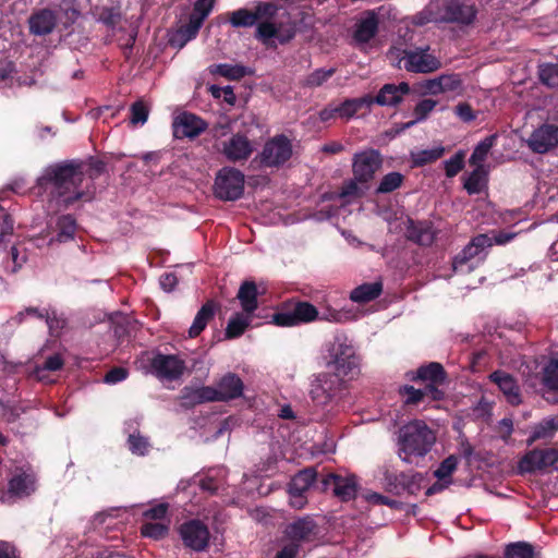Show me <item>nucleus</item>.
Masks as SVG:
<instances>
[{
  "instance_id": "f257e3e1",
  "label": "nucleus",
  "mask_w": 558,
  "mask_h": 558,
  "mask_svg": "<svg viewBox=\"0 0 558 558\" xmlns=\"http://www.w3.org/2000/svg\"><path fill=\"white\" fill-rule=\"evenodd\" d=\"M85 162L70 159L47 166L36 181L43 192H49L59 207L68 209L78 201L90 202L94 191L81 189L85 178Z\"/></svg>"
},
{
  "instance_id": "f03ea898",
  "label": "nucleus",
  "mask_w": 558,
  "mask_h": 558,
  "mask_svg": "<svg viewBox=\"0 0 558 558\" xmlns=\"http://www.w3.org/2000/svg\"><path fill=\"white\" fill-rule=\"evenodd\" d=\"M436 441L434 432L424 421L414 420L405 424L398 433V456L405 463H411L412 457H424Z\"/></svg>"
},
{
  "instance_id": "7ed1b4c3",
  "label": "nucleus",
  "mask_w": 558,
  "mask_h": 558,
  "mask_svg": "<svg viewBox=\"0 0 558 558\" xmlns=\"http://www.w3.org/2000/svg\"><path fill=\"white\" fill-rule=\"evenodd\" d=\"M318 315V310L312 303L290 299L277 307L269 323L278 327H294L315 322Z\"/></svg>"
},
{
  "instance_id": "20e7f679",
  "label": "nucleus",
  "mask_w": 558,
  "mask_h": 558,
  "mask_svg": "<svg viewBox=\"0 0 558 558\" xmlns=\"http://www.w3.org/2000/svg\"><path fill=\"white\" fill-rule=\"evenodd\" d=\"M437 9V15L434 21L445 23H457L470 25L474 22L477 11L471 0H440L430 3L428 9Z\"/></svg>"
},
{
  "instance_id": "39448f33",
  "label": "nucleus",
  "mask_w": 558,
  "mask_h": 558,
  "mask_svg": "<svg viewBox=\"0 0 558 558\" xmlns=\"http://www.w3.org/2000/svg\"><path fill=\"white\" fill-rule=\"evenodd\" d=\"M245 177L242 171L232 167L221 168L215 179L214 194L217 198L228 202L243 196Z\"/></svg>"
},
{
  "instance_id": "423d86ee",
  "label": "nucleus",
  "mask_w": 558,
  "mask_h": 558,
  "mask_svg": "<svg viewBox=\"0 0 558 558\" xmlns=\"http://www.w3.org/2000/svg\"><path fill=\"white\" fill-rule=\"evenodd\" d=\"M293 154L292 143L284 134L269 138L259 154V162L268 168H279L290 160Z\"/></svg>"
},
{
  "instance_id": "0eeeda50",
  "label": "nucleus",
  "mask_w": 558,
  "mask_h": 558,
  "mask_svg": "<svg viewBox=\"0 0 558 558\" xmlns=\"http://www.w3.org/2000/svg\"><path fill=\"white\" fill-rule=\"evenodd\" d=\"M492 239L487 234H477L452 258V270L456 274H470L475 265L472 260L487 246H492Z\"/></svg>"
},
{
  "instance_id": "6e6552de",
  "label": "nucleus",
  "mask_w": 558,
  "mask_h": 558,
  "mask_svg": "<svg viewBox=\"0 0 558 558\" xmlns=\"http://www.w3.org/2000/svg\"><path fill=\"white\" fill-rule=\"evenodd\" d=\"M317 478L315 468H305L299 471L288 484L290 506L295 509H303L307 504L306 493Z\"/></svg>"
},
{
  "instance_id": "1a4fd4ad",
  "label": "nucleus",
  "mask_w": 558,
  "mask_h": 558,
  "mask_svg": "<svg viewBox=\"0 0 558 558\" xmlns=\"http://www.w3.org/2000/svg\"><path fill=\"white\" fill-rule=\"evenodd\" d=\"M322 490H332V495L342 502L356 498L359 490L357 477L354 474L342 476L335 473L327 474L322 481Z\"/></svg>"
},
{
  "instance_id": "9d476101",
  "label": "nucleus",
  "mask_w": 558,
  "mask_h": 558,
  "mask_svg": "<svg viewBox=\"0 0 558 558\" xmlns=\"http://www.w3.org/2000/svg\"><path fill=\"white\" fill-rule=\"evenodd\" d=\"M383 159L378 150L368 149L354 155L352 171L354 179L360 183H367L374 179L381 167Z\"/></svg>"
},
{
  "instance_id": "9b49d317",
  "label": "nucleus",
  "mask_w": 558,
  "mask_h": 558,
  "mask_svg": "<svg viewBox=\"0 0 558 558\" xmlns=\"http://www.w3.org/2000/svg\"><path fill=\"white\" fill-rule=\"evenodd\" d=\"M339 388V378L323 373L312 380L308 393L316 405L324 407L333 399Z\"/></svg>"
},
{
  "instance_id": "f8f14e48",
  "label": "nucleus",
  "mask_w": 558,
  "mask_h": 558,
  "mask_svg": "<svg viewBox=\"0 0 558 558\" xmlns=\"http://www.w3.org/2000/svg\"><path fill=\"white\" fill-rule=\"evenodd\" d=\"M180 536L184 545L195 551H203L209 543V531L199 520H191L180 526Z\"/></svg>"
},
{
  "instance_id": "ddd939ff",
  "label": "nucleus",
  "mask_w": 558,
  "mask_h": 558,
  "mask_svg": "<svg viewBox=\"0 0 558 558\" xmlns=\"http://www.w3.org/2000/svg\"><path fill=\"white\" fill-rule=\"evenodd\" d=\"M422 480L421 473H395L389 470L384 473L385 488L395 495H400L402 492L413 494L420 487Z\"/></svg>"
},
{
  "instance_id": "4468645a",
  "label": "nucleus",
  "mask_w": 558,
  "mask_h": 558,
  "mask_svg": "<svg viewBox=\"0 0 558 558\" xmlns=\"http://www.w3.org/2000/svg\"><path fill=\"white\" fill-rule=\"evenodd\" d=\"M529 148L535 154H546L558 145V126L544 123L535 129L526 141Z\"/></svg>"
},
{
  "instance_id": "2eb2a0df",
  "label": "nucleus",
  "mask_w": 558,
  "mask_h": 558,
  "mask_svg": "<svg viewBox=\"0 0 558 558\" xmlns=\"http://www.w3.org/2000/svg\"><path fill=\"white\" fill-rule=\"evenodd\" d=\"M558 462V450L534 449L524 454L519 461L518 468L520 473H533L536 470H543Z\"/></svg>"
},
{
  "instance_id": "dca6fc26",
  "label": "nucleus",
  "mask_w": 558,
  "mask_h": 558,
  "mask_svg": "<svg viewBox=\"0 0 558 558\" xmlns=\"http://www.w3.org/2000/svg\"><path fill=\"white\" fill-rule=\"evenodd\" d=\"M172 126L175 138H195L206 130L207 123L194 113L183 112L174 119Z\"/></svg>"
},
{
  "instance_id": "f3484780",
  "label": "nucleus",
  "mask_w": 558,
  "mask_h": 558,
  "mask_svg": "<svg viewBox=\"0 0 558 558\" xmlns=\"http://www.w3.org/2000/svg\"><path fill=\"white\" fill-rule=\"evenodd\" d=\"M223 156L231 162L247 160L254 151L252 142L242 133L233 134L222 143Z\"/></svg>"
},
{
  "instance_id": "a211bd4d",
  "label": "nucleus",
  "mask_w": 558,
  "mask_h": 558,
  "mask_svg": "<svg viewBox=\"0 0 558 558\" xmlns=\"http://www.w3.org/2000/svg\"><path fill=\"white\" fill-rule=\"evenodd\" d=\"M154 373L161 379H178L185 368L184 362L177 355L158 354L151 362Z\"/></svg>"
},
{
  "instance_id": "6ab92c4d",
  "label": "nucleus",
  "mask_w": 558,
  "mask_h": 558,
  "mask_svg": "<svg viewBox=\"0 0 558 558\" xmlns=\"http://www.w3.org/2000/svg\"><path fill=\"white\" fill-rule=\"evenodd\" d=\"M328 372L332 377L339 378V385L341 380L347 376H353L357 373V362L353 353L348 351H338L331 360L327 362Z\"/></svg>"
},
{
  "instance_id": "aec40b11",
  "label": "nucleus",
  "mask_w": 558,
  "mask_h": 558,
  "mask_svg": "<svg viewBox=\"0 0 558 558\" xmlns=\"http://www.w3.org/2000/svg\"><path fill=\"white\" fill-rule=\"evenodd\" d=\"M51 236L49 239V244L53 245L54 243H68L75 239V235L78 230V225L75 217L71 214H64L56 219L54 226H51Z\"/></svg>"
},
{
  "instance_id": "412c9836",
  "label": "nucleus",
  "mask_w": 558,
  "mask_h": 558,
  "mask_svg": "<svg viewBox=\"0 0 558 558\" xmlns=\"http://www.w3.org/2000/svg\"><path fill=\"white\" fill-rule=\"evenodd\" d=\"M404 68L413 73H430L440 68V61L423 50L405 51Z\"/></svg>"
},
{
  "instance_id": "4be33fe9",
  "label": "nucleus",
  "mask_w": 558,
  "mask_h": 558,
  "mask_svg": "<svg viewBox=\"0 0 558 558\" xmlns=\"http://www.w3.org/2000/svg\"><path fill=\"white\" fill-rule=\"evenodd\" d=\"M243 381L234 374H227L217 384V387H213V401L225 402L232 399H236L243 393Z\"/></svg>"
},
{
  "instance_id": "5701e85b",
  "label": "nucleus",
  "mask_w": 558,
  "mask_h": 558,
  "mask_svg": "<svg viewBox=\"0 0 558 558\" xmlns=\"http://www.w3.org/2000/svg\"><path fill=\"white\" fill-rule=\"evenodd\" d=\"M407 239L421 246H429L436 239L433 222L429 220L409 219L405 229Z\"/></svg>"
},
{
  "instance_id": "b1692460",
  "label": "nucleus",
  "mask_w": 558,
  "mask_h": 558,
  "mask_svg": "<svg viewBox=\"0 0 558 558\" xmlns=\"http://www.w3.org/2000/svg\"><path fill=\"white\" fill-rule=\"evenodd\" d=\"M110 328L113 336L122 343L131 338L141 328L140 322L130 314L114 312L109 315Z\"/></svg>"
},
{
  "instance_id": "393cba45",
  "label": "nucleus",
  "mask_w": 558,
  "mask_h": 558,
  "mask_svg": "<svg viewBox=\"0 0 558 558\" xmlns=\"http://www.w3.org/2000/svg\"><path fill=\"white\" fill-rule=\"evenodd\" d=\"M36 489V476L31 470L17 469L8 483V493L23 498L33 494Z\"/></svg>"
},
{
  "instance_id": "a878e982",
  "label": "nucleus",
  "mask_w": 558,
  "mask_h": 558,
  "mask_svg": "<svg viewBox=\"0 0 558 558\" xmlns=\"http://www.w3.org/2000/svg\"><path fill=\"white\" fill-rule=\"evenodd\" d=\"M315 521L310 517L299 518L292 523L288 524L283 531L284 537L292 543H298L301 546L303 542H310L315 534Z\"/></svg>"
},
{
  "instance_id": "bb28decb",
  "label": "nucleus",
  "mask_w": 558,
  "mask_h": 558,
  "mask_svg": "<svg viewBox=\"0 0 558 558\" xmlns=\"http://www.w3.org/2000/svg\"><path fill=\"white\" fill-rule=\"evenodd\" d=\"M379 17L374 10H367L356 22L353 39L357 44L369 43L378 33Z\"/></svg>"
},
{
  "instance_id": "cd10ccee",
  "label": "nucleus",
  "mask_w": 558,
  "mask_h": 558,
  "mask_svg": "<svg viewBox=\"0 0 558 558\" xmlns=\"http://www.w3.org/2000/svg\"><path fill=\"white\" fill-rule=\"evenodd\" d=\"M29 32L36 36L51 34L57 25V14L50 9L34 12L28 20Z\"/></svg>"
},
{
  "instance_id": "c85d7f7f",
  "label": "nucleus",
  "mask_w": 558,
  "mask_h": 558,
  "mask_svg": "<svg viewBox=\"0 0 558 558\" xmlns=\"http://www.w3.org/2000/svg\"><path fill=\"white\" fill-rule=\"evenodd\" d=\"M410 86L407 82H401L400 84H385L378 92V94L373 97V104H377L379 106H397L403 99V96L409 94Z\"/></svg>"
},
{
  "instance_id": "c756f323",
  "label": "nucleus",
  "mask_w": 558,
  "mask_h": 558,
  "mask_svg": "<svg viewBox=\"0 0 558 558\" xmlns=\"http://www.w3.org/2000/svg\"><path fill=\"white\" fill-rule=\"evenodd\" d=\"M236 299L240 302L243 313L253 317H262L259 314H255L258 308V290L254 281H243L236 293Z\"/></svg>"
},
{
  "instance_id": "7c9ffc66",
  "label": "nucleus",
  "mask_w": 558,
  "mask_h": 558,
  "mask_svg": "<svg viewBox=\"0 0 558 558\" xmlns=\"http://www.w3.org/2000/svg\"><path fill=\"white\" fill-rule=\"evenodd\" d=\"M213 387H191L185 386L179 396L180 404L184 409H192L198 404L214 402Z\"/></svg>"
},
{
  "instance_id": "2f4dec72",
  "label": "nucleus",
  "mask_w": 558,
  "mask_h": 558,
  "mask_svg": "<svg viewBox=\"0 0 558 558\" xmlns=\"http://www.w3.org/2000/svg\"><path fill=\"white\" fill-rule=\"evenodd\" d=\"M490 379L499 387L510 404L518 405L522 402L520 388L511 375L496 371L490 374Z\"/></svg>"
},
{
  "instance_id": "473e14b6",
  "label": "nucleus",
  "mask_w": 558,
  "mask_h": 558,
  "mask_svg": "<svg viewBox=\"0 0 558 558\" xmlns=\"http://www.w3.org/2000/svg\"><path fill=\"white\" fill-rule=\"evenodd\" d=\"M219 305L214 300H207L197 311L194 320L189 329V337L196 338L207 327L209 322L215 318Z\"/></svg>"
},
{
  "instance_id": "72a5a7b5",
  "label": "nucleus",
  "mask_w": 558,
  "mask_h": 558,
  "mask_svg": "<svg viewBox=\"0 0 558 558\" xmlns=\"http://www.w3.org/2000/svg\"><path fill=\"white\" fill-rule=\"evenodd\" d=\"M541 383L547 393L554 395L553 398L547 397L546 399L553 403H558V359H551L542 368Z\"/></svg>"
},
{
  "instance_id": "f704fd0d",
  "label": "nucleus",
  "mask_w": 558,
  "mask_h": 558,
  "mask_svg": "<svg viewBox=\"0 0 558 558\" xmlns=\"http://www.w3.org/2000/svg\"><path fill=\"white\" fill-rule=\"evenodd\" d=\"M255 317L243 312L234 313L228 320L225 329V339L240 338L252 325Z\"/></svg>"
},
{
  "instance_id": "c9c22d12",
  "label": "nucleus",
  "mask_w": 558,
  "mask_h": 558,
  "mask_svg": "<svg viewBox=\"0 0 558 558\" xmlns=\"http://www.w3.org/2000/svg\"><path fill=\"white\" fill-rule=\"evenodd\" d=\"M383 293L381 281L366 282L354 288L350 293V300L352 302L364 304L376 300Z\"/></svg>"
},
{
  "instance_id": "e433bc0d",
  "label": "nucleus",
  "mask_w": 558,
  "mask_h": 558,
  "mask_svg": "<svg viewBox=\"0 0 558 558\" xmlns=\"http://www.w3.org/2000/svg\"><path fill=\"white\" fill-rule=\"evenodd\" d=\"M413 380H422L425 383H446L447 375L440 363L430 362L417 368Z\"/></svg>"
},
{
  "instance_id": "4c0bfd02",
  "label": "nucleus",
  "mask_w": 558,
  "mask_h": 558,
  "mask_svg": "<svg viewBox=\"0 0 558 558\" xmlns=\"http://www.w3.org/2000/svg\"><path fill=\"white\" fill-rule=\"evenodd\" d=\"M373 105V97L366 95L360 98H350L345 99L343 102L337 105L338 106V117L350 119L354 117L360 110L363 108L369 109Z\"/></svg>"
},
{
  "instance_id": "58836bf2",
  "label": "nucleus",
  "mask_w": 558,
  "mask_h": 558,
  "mask_svg": "<svg viewBox=\"0 0 558 558\" xmlns=\"http://www.w3.org/2000/svg\"><path fill=\"white\" fill-rule=\"evenodd\" d=\"M558 430V415L544 418L534 426L531 436L527 439V445L544 438H550Z\"/></svg>"
},
{
  "instance_id": "ea45409f",
  "label": "nucleus",
  "mask_w": 558,
  "mask_h": 558,
  "mask_svg": "<svg viewBox=\"0 0 558 558\" xmlns=\"http://www.w3.org/2000/svg\"><path fill=\"white\" fill-rule=\"evenodd\" d=\"M50 338L58 340L62 337L68 328V318L63 313H59L54 308H50L45 318Z\"/></svg>"
},
{
  "instance_id": "a19ab883",
  "label": "nucleus",
  "mask_w": 558,
  "mask_h": 558,
  "mask_svg": "<svg viewBox=\"0 0 558 558\" xmlns=\"http://www.w3.org/2000/svg\"><path fill=\"white\" fill-rule=\"evenodd\" d=\"M445 154L442 146H437L430 149H422L411 154V160L414 167H423L428 163L435 162Z\"/></svg>"
},
{
  "instance_id": "79ce46f5",
  "label": "nucleus",
  "mask_w": 558,
  "mask_h": 558,
  "mask_svg": "<svg viewBox=\"0 0 558 558\" xmlns=\"http://www.w3.org/2000/svg\"><path fill=\"white\" fill-rule=\"evenodd\" d=\"M539 82L548 88L558 87V63H541L538 65Z\"/></svg>"
},
{
  "instance_id": "37998d69",
  "label": "nucleus",
  "mask_w": 558,
  "mask_h": 558,
  "mask_svg": "<svg viewBox=\"0 0 558 558\" xmlns=\"http://www.w3.org/2000/svg\"><path fill=\"white\" fill-rule=\"evenodd\" d=\"M210 73L229 80H241L247 74L246 68L240 64L220 63L210 66Z\"/></svg>"
},
{
  "instance_id": "c03bdc74",
  "label": "nucleus",
  "mask_w": 558,
  "mask_h": 558,
  "mask_svg": "<svg viewBox=\"0 0 558 558\" xmlns=\"http://www.w3.org/2000/svg\"><path fill=\"white\" fill-rule=\"evenodd\" d=\"M404 181V175L400 172L392 171L383 177L377 189L376 194H388L398 190Z\"/></svg>"
},
{
  "instance_id": "a18cd8bd",
  "label": "nucleus",
  "mask_w": 558,
  "mask_h": 558,
  "mask_svg": "<svg viewBox=\"0 0 558 558\" xmlns=\"http://www.w3.org/2000/svg\"><path fill=\"white\" fill-rule=\"evenodd\" d=\"M495 138V135L487 136L476 145L469 159L470 165L476 167L483 166L482 163L487 158V155L494 145Z\"/></svg>"
},
{
  "instance_id": "49530a36",
  "label": "nucleus",
  "mask_w": 558,
  "mask_h": 558,
  "mask_svg": "<svg viewBox=\"0 0 558 558\" xmlns=\"http://www.w3.org/2000/svg\"><path fill=\"white\" fill-rule=\"evenodd\" d=\"M485 171L483 166L476 167L465 179L463 187L470 195L482 192L483 182L485 180Z\"/></svg>"
},
{
  "instance_id": "de8ad7c7",
  "label": "nucleus",
  "mask_w": 558,
  "mask_h": 558,
  "mask_svg": "<svg viewBox=\"0 0 558 558\" xmlns=\"http://www.w3.org/2000/svg\"><path fill=\"white\" fill-rule=\"evenodd\" d=\"M534 549L529 543L518 542L507 545L505 558H533Z\"/></svg>"
},
{
  "instance_id": "09e8293b",
  "label": "nucleus",
  "mask_w": 558,
  "mask_h": 558,
  "mask_svg": "<svg viewBox=\"0 0 558 558\" xmlns=\"http://www.w3.org/2000/svg\"><path fill=\"white\" fill-rule=\"evenodd\" d=\"M335 73V68H331L329 70L317 69L305 77L303 85L310 88L319 87L325 82H327Z\"/></svg>"
},
{
  "instance_id": "8fccbe9b",
  "label": "nucleus",
  "mask_w": 558,
  "mask_h": 558,
  "mask_svg": "<svg viewBox=\"0 0 558 558\" xmlns=\"http://www.w3.org/2000/svg\"><path fill=\"white\" fill-rule=\"evenodd\" d=\"M149 114L147 105L142 100H136L130 107V122L133 125H143L146 123Z\"/></svg>"
},
{
  "instance_id": "3c124183",
  "label": "nucleus",
  "mask_w": 558,
  "mask_h": 558,
  "mask_svg": "<svg viewBox=\"0 0 558 558\" xmlns=\"http://www.w3.org/2000/svg\"><path fill=\"white\" fill-rule=\"evenodd\" d=\"M230 23L234 27H251L256 23V15L247 9H239L231 13Z\"/></svg>"
},
{
  "instance_id": "603ef678",
  "label": "nucleus",
  "mask_w": 558,
  "mask_h": 558,
  "mask_svg": "<svg viewBox=\"0 0 558 558\" xmlns=\"http://www.w3.org/2000/svg\"><path fill=\"white\" fill-rule=\"evenodd\" d=\"M169 526L161 522H147L141 526V534L145 537L161 539L167 536Z\"/></svg>"
},
{
  "instance_id": "864d4df0",
  "label": "nucleus",
  "mask_w": 558,
  "mask_h": 558,
  "mask_svg": "<svg viewBox=\"0 0 558 558\" xmlns=\"http://www.w3.org/2000/svg\"><path fill=\"white\" fill-rule=\"evenodd\" d=\"M436 105L437 101L429 98L418 101L414 108L415 120L408 122L405 124V128H410L416 122L424 121L428 117V114L434 110Z\"/></svg>"
},
{
  "instance_id": "5fc2aeb1",
  "label": "nucleus",
  "mask_w": 558,
  "mask_h": 558,
  "mask_svg": "<svg viewBox=\"0 0 558 558\" xmlns=\"http://www.w3.org/2000/svg\"><path fill=\"white\" fill-rule=\"evenodd\" d=\"M464 153L460 150L445 161V173L447 178L456 177L464 168Z\"/></svg>"
},
{
  "instance_id": "6e6d98bb",
  "label": "nucleus",
  "mask_w": 558,
  "mask_h": 558,
  "mask_svg": "<svg viewBox=\"0 0 558 558\" xmlns=\"http://www.w3.org/2000/svg\"><path fill=\"white\" fill-rule=\"evenodd\" d=\"M50 308H39L35 306L25 307L23 311H20L12 320L16 324H22L27 317L44 319L48 315Z\"/></svg>"
},
{
  "instance_id": "4d7b16f0",
  "label": "nucleus",
  "mask_w": 558,
  "mask_h": 558,
  "mask_svg": "<svg viewBox=\"0 0 558 558\" xmlns=\"http://www.w3.org/2000/svg\"><path fill=\"white\" fill-rule=\"evenodd\" d=\"M458 465V459L456 456L451 454L447 457L438 466V469L434 472L435 477L440 481L446 478H450L451 474L454 472Z\"/></svg>"
},
{
  "instance_id": "13d9d810",
  "label": "nucleus",
  "mask_w": 558,
  "mask_h": 558,
  "mask_svg": "<svg viewBox=\"0 0 558 558\" xmlns=\"http://www.w3.org/2000/svg\"><path fill=\"white\" fill-rule=\"evenodd\" d=\"M129 448L134 454L144 456L148 451L149 442L147 438L140 433H134L129 436Z\"/></svg>"
},
{
  "instance_id": "bf43d9fd",
  "label": "nucleus",
  "mask_w": 558,
  "mask_h": 558,
  "mask_svg": "<svg viewBox=\"0 0 558 558\" xmlns=\"http://www.w3.org/2000/svg\"><path fill=\"white\" fill-rule=\"evenodd\" d=\"M440 93L456 92L462 86V80L459 74H441L439 76Z\"/></svg>"
},
{
  "instance_id": "052dcab7",
  "label": "nucleus",
  "mask_w": 558,
  "mask_h": 558,
  "mask_svg": "<svg viewBox=\"0 0 558 558\" xmlns=\"http://www.w3.org/2000/svg\"><path fill=\"white\" fill-rule=\"evenodd\" d=\"M98 20L106 26L114 28L121 22L122 15L117 8H104Z\"/></svg>"
},
{
  "instance_id": "680f3d73",
  "label": "nucleus",
  "mask_w": 558,
  "mask_h": 558,
  "mask_svg": "<svg viewBox=\"0 0 558 558\" xmlns=\"http://www.w3.org/2000/svg\"><path fill=\"white\" fill-rule=\"evenodd\" d=\"M84 162L85 175H88L92 181L100 177L106 170V162L100 159L90 157L87 162Z\"/></svg>"
},
{
  "instance_id": "e2e57ef3",
  "label": "nucleus",
  "mask_w": 558,
  "mask_h": 558,
  "mask_svg": "<svg viewBox=\"0 0 558 558\" xmlns=\"http://www.w3.org/2000/svg\"><path fill=\"white\" fill-rule=\"evenodd\" d=\"M203 23L204 20L193 14H190L187 24L181 27V33L186 37V39H192L196 37Z\"/></svg>"
},
{
  "instance_id": "0e129e2a",
  "label": "nucleus",
  "mask_w": 558,
  "mask_h": 558,
  "mask_svg": "<svg viewBox=\"0 0 558 558\" xmlns=\"http://www.w3.org/2000/svg\"><path fill=\"white\" fill-rule=\"evenodd\" d=\"M278 12V7L272 2H262L256 5L253 14L256 15V22L260 19H272Z\"/></svg>"
},
{
  "instance_id": "69168bd1",
  "label": "nucleus",
  "mask_w": 558,
  "mask_h": 558,
  "mask_svg": "<svg viewBox=\"0 0 558 558\" xmlns=\"http://www.w3.org/2000/svg\"><path fill=\"white\" fill-rule=\"evenodd\" d=\"M400 395L405 396V404H417L421 402L423 397V389H416L413 386L405 385L400 388Z\"/></svg>"
},
{
  "instance_id": "338daca9",
  "label": "nucleus",
  "mask_w": 558,
  "mask_h": 558,
  "mask_svg": "<svg viewBox=\"0 0 558 558\" xmlns=\"http://www.w3.org/2000/svg\"><path fill=\"white\" fill-rule=\"evenodd\" d=\"M277 27L274 23L263 22L257 26L256 37L263 40L265 44H268V40L271 38H276Z\"/></svg>"
},
{
  "instance_id": "774afa93",
  "label": "nucleus",
  "mask_w": 558,
  "mask_h": 558,
  "mask_svg": "<svg viewBox=\"0 0 558 558\" xmlns=\"http://www.w3.org/2000/svg\"><path fill=\"white\" fill-rule=\"evenodd\" d=\"M454 113L459 117V119L463 122H472L476 119V113L473 110L472 106L469 102H459L454 107Z\"/></svg>"
}]
</instances>
